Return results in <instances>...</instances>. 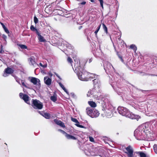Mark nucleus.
I'll return each instance as SVG.
<instances>
[{"instance_id":"nucleus-1","label":"nucleus","mask_w":157,"mask_h":157,"mask_svg":"<svg viewBox=\"0 0 157 157\" xmlns=\"http://www.w3.org/2000/svg\"><path fill=\"white\" fill-rule=\"evenodd\" d=\"M74 68H73L75 72L76 73L79 79L82 81H88L90 78V74H89L84 69V66L81 65L79 61L75 59Z\"/></svg>"},{"instance_id":"nucleus-2","label":"nucleus","mask_w":157,"mask_h":157,"mask_svg":"<svg viewBox=\"0 0 157 157\" xmlns=\"http://www.w3.org/2000/svg\"><path fill=\"white\" fill-rule=\"evenodd\" d=\"M149 125L144 124L140 126L134 131V135L137 140L143 139V136L145 135L147 136H150L151 132Z\"/></svg>"},{"instance_id":"nucleus-3","label":"nucleus","mask_w":157,"mask_h":157,"mask_svg":"<svg viewBox=\"0 0 157 157\" xmlns=\"http://www.w3.org/2000/svg\"><path fill=\"white\" fill-rule=\"evenodd\" d=\"M101 101L102 107L101 115L103 117L106 116L108 118L111 117L112 113L114 111V108L111 104L108 103L107 98H102Z\"/></svg>"},{"instance_id":"nucleus-4","label":"nucleus","mask_w":157,"mask_h":157,"mask_svg":"<svg viewBox=\"0 0 157 157\" xmlns=\"http://www.w3.org/2000/svg\"><path fill=\"white\" fill-rule=\"evenodd\" d=\"M117 110L120 114L132 119H135L138 120L140 118V116L135 115L132 113L130 112L127 108L124 107H119Z\"/></svg>"},{"instance_id":"nucleus-5","label":"nucleus","mask_w":157,"mask_h":157,"mask_svg":"<svg viewBox=\"0 0 157 157\" xmlns=\"http://www.w3.org/2000/svg\"><path fill=\"white\" fill-rule=\"evenodd\" d=\"M31 102L32 106L34 109H41L43 108V103L39 100L33 99Z\"/></svg>"},{"instance_id":"nucleus-6","label":"nucleus","mask_w":157,"mask_h":157,"mask_svg":"<svg viewBox=\"0 0 157 157\" xmlns=\"http://www.w3.org/2000/svg\"><path fill=\"white\" fill-rule=\"evenodd\" d=\"M104 68L107 73H110L113 70L115 71V69L111 64L108 62H105L104 64Z\"/></svg>"},{"instance_id":"nucleus-7","label":"nucleus","mask_w":157,"mask_h":157,"mask_svg":"<svg viewBox=\"0 0 157 157\" xmlns=\"http://www.w3.org/2000/svg\"><path fill=\"white\" fill-rule=\"evenodd\" d=\"M30 81L34 85L36 86V89H39L40 87V80L36 78L32 77L30 80Z\"/></svg>"},{"instance_id":"nucleus-8","label":"nucleus","mask_w":157,"mask_h":157,"mask_svg":"<svg viewBox=\"0 0 157 157\" xmlns=\"http://www.w3.org/2000/svg\"><path fill=\"white\" fill-rule=\"evenodd\" d=\"M111 85L113 89L118 94L119 93H121L123 92L122 90L119 86V83L117 82H113Z\"/></svg>"},{"instance_id":"nucleus-9","label":"nucleus","mask_w":157,"mask_h":157,"mask_svg":"<svg viewBox=\"0 0 157 157\" xmlns=\"http://www.w3.org/2000/svg\"><path fill=\"white\" fill-rule=\"evenodd\" d=\"M90 74V78L95 79L93 80V83L94 85V86H98V85L99 86V84L100 82V81L99 80L98 76L95 75L93 74L89 73Z\"/></svg>"},{"instance_id":"nucleus-10","label":"nucleus","mask_w":157,"mask_h":157,"mask_svg":"<svg viewBox=\"0 0 157 157\" xmlns=\"http://www.w3.org/2000/svg\"><path fill=\"white\" fill-rule=\"evenodd\" d=\"M126 152H124L126 153L128 157H134L133 150L130 146H128L125 148Z\"/></svg>"},{"instance_id":"nucleus-11","label":"nucleus","mask_w":157,"mask_h":157,"mask_svg":"<svg viewBox=\"0 0 157 157\" xmlns=\"http://www.w3.org/2000/svg\"><path fill=\"white\" fill-rule=\"evenodd\" d=\"M87 96L88 97H90L94 98L98 100H99L101 98V97L100 96H98V95H97L96 94H93L91 90H90L88 91L87 94Z\"/></svg>"},{"instance_id":"nucleus-12","label":"nucleus","mask_w":157,"mask_h":157,"mask_svg":"<svg viewBox=\"0 0 157 157\" xmlns=\"http://www.w3.org/2000/svg\"><path fill=\"white\" fill-rule=\"evenodd\" d=\"M19 96L26 103L28 104H30V103L29 102V97L26 94H24L23 93H21L19 94Z\"/></svg>"},{"instance_id":"nucleus-13","label":"nucleus","mask_w":157,"mask_h":157,"mask_svg":"<svg viewBox=\"0 0 157 157\" xmlns=\"http://www.w3.org/2000/svg\"><path fill=\"white\" fill-rule=\"evenodd\" d=\"M44 83L48 86L51 85L52 82V78L46 76L44 77Z\"/></svg>"},{"instance_id":"nucleus-14","label":"nucleus","mask_w":157,"mask_h":157,"mask_svg":"<svg viewBox=\"0 0 157 157\" xmlns=\"http://www.w3.org/2000/svg\"><path fill=\"white\" fill-rule=\"evenodd\" d=\"M13 70L11 68L8 67L5 70L3 76L5 77H6L7 76V74H10L13 73Z\"/></svg>"},{"instance_id":"nucleus-15","label":"nucleus","mask_w":157,"mask_h":157,"mask_svg":"<svg viewBox=\"0 0 157 157\" xmlns=\"http://www.w3.org/2000/svg\"><path fill=\"white\" fill-rule=\"evenodd\" d=\"M99 112L96 109L93 110L92 113L91 114V117L92 118L96 117H98L99 115Z\"/></svg>"},{"instance_id":"nucleus-16","label":"nucleus","mask_w":157,"mask_h":157,"mask_svg":"<svg viewBox=\"0 0 157 157\" xmlns=\"http://www.w3.org/2000/svg\"><path fill=\"white\" fill-rule=\"evenodd\" d=\"M29 63L30 65H33L34 67L36 66L37 64L34 60V58L33 57H31L29 59Z\"/></svg>"},{"instance_id":"nucleus-17","label":"nucleus","mask_w":157,"mask_h":157,"mask_svg":"<svg viewBox=\"0 0 157 157\" xmlns=\"http://www.w3.org/2000/svg\"><path fill=\"white\" fill-rule=\"evenodd\" d=\"M94 86V87L91 90L92 94H96L98 96L99 92V87L98 86Z\"/></svg>"},{"instance_id":"nucleus-18","label":"nucleus","mask_w":157,"mask_h":157,"mask_svg":"<svg viewBox=\"0 0 157 157\" xmlns=\"http://www.w3.org/2000/svg\"><path fill=\"white\" fill-rule=\"evenodd\" d=\"M37 34L38 36V38L40 42H45L46 41V40L44 39V37L40 35L39 32Z\"/></svg>"},{"instance_id":"nucleus-19","label":"nucleus","mask_w":157,"mask_h":157,"mask_svg":"<svg viewBox=\"0 0 157 157\" xmlns=\"http://www.w3.org/2000/svg\"><path fill=\"white\" fill-rule=\"evenodd\" d=\"M93 110L90 107H88L86 108V112L87 114L91 117V114L92 113Z\"/></svg>"},{"instance_id":"nucleus-20","label":"nucleus","mask_w":157,"mask_h":157,"mask_svg":"<svg viewBox=\"0 0 157 157\" xmlns=\"http://www.w3.org/2000/svg\"><path fill=\"white\" fill-rule=\"evenodd\" d=\"M89 105L92 108H95L97 106L96 103L94 101H89L88 102Z\"/></svg>"},{"instance_id":"nucleus-21","label":"nucleus","mask_w":157,"mask_h":157,"mask_svg":"<svg viewBox=\"0 0 157 157\" xmlns=\"http://www.w3.org/2000/svg\"><path fill=\"white\" fill-rule=\"evenodd\" d=\"M59 86L62 88V89L67 94H69V93L68 92L67 90L64 87V86L60 82H58Z\"/></svg>"},{"instance_id":"nucleus-22","label":"nucleus","mask_w":157,"mask_h":157,"mask_svg":"<svg viewBox=\"0 0 157 157\" xmlns=\"http://www.w3.org/2000/svg\"><path fill=\"white\" fill-rule=\"evenodd\" d=\"M66 137L67 138V139H72V140H76V138L71 135H70L69 134H66Z\"/></svg>"},{"instance_id":"nucleus-23","label":"nucleus","mask_w":157,"mask_h":157,"mask_svg":"<svg viewBox=\"0 0 157 157\" xmlns=\"http://www.w3.org/2000/svg\"><path fill=\"white\" fill-rule=\"evenodd\" d=\"M30 28L31 31L33 32H36V34H37L38 33H39L37 29L33 25H31Z\"/></svg>"},{"instance_id":"nucleus-24","label":"nucleus","mask_w":157,"mask_h":157,"mask_svg":"<svg viewBox=\"0 0 157 157\" xmlns=\"http://www.w3.org/2000/svg\"><path fill=\"white\" fill-rule=\"evenodd\" d=\"M101 26V25H100L99 26H98L96 29V30L94 32L95 34V36L96 37L98 38V35L97 33L99 31Z\"/></svg>"},{"instance_id":"nucleus-25","label":"nucleus","mask_w":157,"mask_h":157,"mask_svg":"<svg viewBox=\"0 0 157 157\" xmlns=\"http://www.w3.org/2000/svg\"><path fill=\"white\" fill-rule=\"evenodd\" d=\"M136 153L139 154L140 157H146V155L141 151H138L136 152Z\"/></svg>"},{"instance_id":"nucleus-26","label":"nucleus","mask_w":157,"mask_h":157,"mask_svg":"<svg viewBox=\"0 0 157 157\" xmlns=\"http://www.w3.org/2000/svg\"><path fill=\"white\" fill-rule=\"evenodd\" d=\"M21 83L22 85L23 86L25 87L26 88L31 89V88L30 87H29L26 85V84L25 83V81L24 80H21Z\"/></svg>"},{"instance_id":"nucleus-27","label":"nucleus","mask_w":157,"mask_h":157,"mask_svg":"<svg viewBox=\"0 0 157 157\" xmlns=\"http://www.w3.org/2000/svg\"><path fill=\"white\" fill-rule=\"evenodd\" d=\"M102 25L103 26V29L104 31L106 33H107L108 29L107 27L106 26V25H105L104 23H102Z\"/></svg>"},{"instance_id":"nucleus-28","label":"nucleus","mask_w":157,"mask_h":157,"mask_svg":"<svg viewBox=\"0 0 157 157\" xmlns=\"http://www.w3.org/2000/svg\"><path fill=\"white\" fill-rule=\"evenodd\" d=\"M130 48L132 49L135 52L137 50V48L135 46V45L134 44H132L130 46Z\"/></svg>"},{"instance_id":"nucleus-29","label":"nucleus","mask_w":157,"mask_h":157,"mask_svg":"<svg viewBox=\"0 0 157 157\" xmlns=\"http://www.w3.org/2000/svg\"><path fill=\"white\" fill-rule=\"evenodd\" d=\"M43 116L46 119H49L50 116V114L47 113H44Z\"/></svg>"},{"instance_id":"nucleus-30","label":"nucleus","mask_w":157,"mask_h":157,"mask_svg":"<svg viewBox=\"0 0 157 157\" xmlns=\"http://www.w3.org/2000/svg\"><path fill=\"white\" fill-rule=\"evenodd\" d=\"M87 151L86 150H85V154L86 155H95V154H94L92 152H86Z\"/></svg>"},{"instance_id":"nucleus-31","label":"nucleus","mask_w":157,"mask_h":157,"mask_svg":"<svg viewBox=\"0 0 157 157\" xmlns=\"http://www.w3.org/2000/svg\"><path fill=\"white\" fill-rule=\"evenodd\" d=\"M86 3V2L85 1L82 2H81L79 3L78 4V7L79 8H81L82 7V6H81L82 5H85Z\"/></svg>"},{"instance_id":"nucleus-32","label":"nucleus","mask_w":157,"mask_h":157,"mask_svg":"<svg viewBox=\"0 0 157 157\" xmlns=\"http://www.w3.org/2000/svg\"><path fill=\"white\" fill-rule=\"evenodd\" d=\"M50 99L54 102L56 101L57 100L56 97L55 96H51L50 98Z\"/></svg>"},{"instance_id":"nucleus-33","label":"nucleus","mask_w":157,"mask_h":157,"mask_svg":"<svg viewBox=\"0 0 157 157\" xmlns=\"http://www.w3.org/2000/svg\"><path fill=\"white\" fill-rule=\"evenodd\" d=\"M71 120L72 121H73V122H75V123H76V124H77V123H79V122H78V120H77V119H75V118H72V117H71Z\"/></svg>"},{"instance_id":"nucleus-34","label":"nucleus","mask_w":157,"mask_h":157,"mask_svg":"<svg viewBox=\"0 0 157 157\" xmlns=\"http://www.w3.org/2000/svg\"><path fill=\"white\" fill-rule=\"evenodd\" d=\"M19 46L21 49H27V47L26 45L24 44L20 45Z\"/></svg>"},{"instance_id":"nucleus-35","label":"nucleus","mask_w":157,"mask_h":157,"mask_svg":"<svg viewBox=\"0 0 157 157\" xmlns=\"http://www.w3.org/2000/svg\"><path fill=\"white\" fill-rule=\"evenodd\" d=\"M153 148L155 152L157 154V145L155 144L153 146Z\"/></svg>"},{"instance_id":"nucleus-36","label":"nucleus","mask_w":157,"mask_h":157,"mask_svg":"<svg viewBox=\"0 0 157 157\" xmlns=\"http://www.w3.org/2000/svg\"><path fill=\"white\" fill-rule=\"evenodd\" d=\"M54 122L57 124L59 125L60 122H61V121H59L57 119H55L54 120Z\"/></svg>"},{"instance_id":"nucleus-37","label":"nucleus","mask_w":157,"mask_h":157,"mask_svg":"<svg viewBox=\"0 0 157 157\" xmlns=\"http://www.w3.org/2000/svg\"><path fill=\"white\" fill-rule=\"evenodd\" d=\"M34 21L35 24H37L38 22V20L36 16H35L34 17Z\"/></svg>"},{"instance_id":"nucleus-38","label":"nucleus","mask_w":157,"mask_h":157,"mask_svg":"<svg viewBox=\"0 0 157 157\" xmlns=\"http://www.w3.org/2000/svg\"><path fill=\"white\" fill-rule=\"evenodd\" d=\"M15 79L16 81V82L18 83L19 84L21 85V80L20 79L18 78L17 77H16L15 78Z\"/></svg>"},{"instance_id":"nucleus-39","label":"nucleus","mask_w":157,"mask_h":157,"mask_svg":"<svg viewBox=\"0 0 157 157\" xmlns=\"http://www.w3.org/2000/svg\"><path fill=\"white\" fill-rule=\"evenodd\" d=\"M67 47V48L69 49H73V47L70 44H67L66 45Z\"/></svg>"},{"instance_id":"nucleus-40","label":"nucleus","mask_w":157,"mask_h":157,"mask_svg":"<svg viewBox=\"0 0 157 157\" xmlns=\"http://www.w3.org/2000/svg\"><path fill=\"white\" fill-rule=\"evenodd\" d=\"M100 2V5L102 7V8H103V0H98Z\"/></svg>"},{"instance_id":"nucleus-41","label":"nucleus","mask_w":157,"mask_h":157,"mask_svg":"<svg viewBox=\"0 0 157 157\" xmlns=\"http://www.w3.org/2000/svg\"><path fill=\"white\" fill-rule=\"evenodd\" d=\"M58 130V131L60 132L61 133H62L63 134H64L65 136H66V134H67V133L63 130H62L61 129H59Z\"/></svg>"},{"instance_id":"nucleus-42","label":"nucleus","mask_w":157,"mask_h":157,"mask_svg":"<svg viewBox=\"0 0 157 157\" xmlns=\"http://www.w3.org/2000/svg\"><path fill=\"white\" fill-rule=\"evenodd\" d=\"M116 41H117V43H120L121 41V36H119L116 39Z\"/></svg>"},{"instance_id":"nucleus-43","label":"nucleus","mask_w":157,"mask_h":157,"mask_svg":"<svg viewBox=\"0 0 157 157\" xmlns=\"http://www.w3.org/2000/svg\"><path fill=\"white\" fill-rule=\"evenodd\" d=\"M67 60L68 62L70 63L71 64V63L72 62V59L70 57H68V58H67Z\"/></svg>"},{"instance_id":"nucleus-44","label":"nucleus","mask_w":157,"mask_h":157,"mask_svg":"<svg viewBox=\"0 0 157 157\" xmlns=\"http://www.w3.org/2000/svg\"><path fill=\"white\" fill-rule=\"evenodd\" d=\"M3 29L6 33L7 34H9V31L6 27L4 28Z\"/></svg>"},{"instance_id":"nucleus-45","label":"nucleus","mask_w":157,"mask_h":157,"mask_svg":"<svg viewBox=\"0 0 157 157\" xmlns=\"http://www.w3.org/2000/svg\"><path fill=\"white\" fill-rule=\"evenodd\" d=\"M59 125L63 128H64L65 127L64 123L62 122V121L60 122Z\"/></svg>"},{"instance_id":"nucleus-46","label":"nucleus","mask_w":157,"mask_h":157,"mask_svg":"<svg viewBox=\"0 0 157 157\" xmlns=\"http://www.w3.org/2000/svg\"><path fill=\"white\" fill-rule=\"evenodd\" d=\"M75 125L78 127L81 128H84V127L82 125L79 124V123L76 124Z\"/></svg>"},{"instance_id":"nucleus-47","label":"nucleus","mask_w":157,"mask_h":157,"mask_svg":"<svg viewBox=\"0 0 157 157\" xmlns=\"http://www.w3.org/2000/svg\"><path fill=\"white\" fill-rule=\"evenodd\" d=\"M48 75L49 76H50V78H51L52 77V76L53 74L51 72H49L48 73Z\"/></svg>"},{"instance_id":"nucleus-48","label":"nucleus","mask_w":157,"mask_h":157,"mask_svg":"<svg viewBox=\"0 0 157 157\" xmlns=\"http://www.w3.org/2000/svg\"><path fill=\"white\" fill-rule=\"evenodd\" d=\"M49 10V8L48 7H46L45 8V10L46 13H49V12H48V10Z\"/></svg>"},{"instance_id":"nucleus-49","label":"nucleus","mask_w":157,"mask_h":157,"mask_svg":"<svg viewBox=\"0 0 157 157\" xmlns=\"http://www.w3.org/2000/svg\"><path fill=\"white\" fill-rule=\"evenodd\" d=\"M2 37L3 39L5 40H6L7 38L5 34H2Z\"/></svg>"},{"instance_id":"nucleus-50","label":"nucleus","mask_w":157,"mask_h":157,"mask_svg":"<svg viewBox=\"0 0 157 157\" xmlns=\"http://www.w3.org/2000/svg\"><path fill=\"white\" fill-rule=\"evenodd\" d=\"M90 140L91 142H93L94 141V139L92 137H89Z\"/></svg>"},{"instance_id":"nucleus-51","label":"nucleus","mask_w":157,"mask_h":157,"mask_svg":"<svg viewBox=\"0 0 157 157\" xmlns=\"http://www.w3.org/2000/svg\"><path fill=\"white\" fill-rule=\"evenodd\" d=\"M0 24H1V25H2L3 28V29L4 28H5V27H6L5 25H4V24L2 22H0Z\"/></svg>"},{"instance_id":"nucleus-52","label":"nucleus","mask_w":157,"mask_h":157,"mask_svg":"<svg viewBox=\"0 0 157 157\" xmlns=\"http://www.w3.org/2000/svg\"><path fill=\"white\" fill-rule=\"evenodd\" d=\"M47 64H44V65H43V68H45L47 67Z\"/></svg>"},{"instance_id":"nucleus-53","label":"nucleus","mask_w":157,"mask_h":157,"mask_svg":"<svg viewBox=\"0 0 157 157\" xmlns=\"http://www.w3.org/2000/svg\"><path fill=\"white\" fill-rule=\"evenodd\" d=\"M55 75L59 79H61V78H60V76L58 75V74H57V73H55Z\"/></svg>"},{"instance_id":"nucleus-54","label":"nucleus","mask_w":157,"mask_h":157,"mask_svg":"<svg viewBox=\"0 0 157 157\" xmlns=\"http://www.w3.org/2000/svg\"><path fill=\"white\" fill-rule=\"evenodd\" d=\"M121 59V61H122V62H123L124 61H123V59H122V58L121 57H119Z\"/></svg>"},{"instance_id":"nucleus-55","label":"nucleus","mask_w":157,"mask_h":157,"mask_svg":"<svg viewBox=\"0 0 157 157\" xmlns=\"http://www.w3.org/2000/svg\"><path fill=\"white\" fill-rule=\"evenodd\" d=\"M39 64L41 67H43V64L41 63H40Z\"/></svg>"},{"instance_id":"nucleus-56","label":"nucleus","mask_w":157,"mask_h":157,"mask_svg":"<svg viewBox=\"0 0 157 157\" xmlns=\"http://www.w3.org/2000/svg\"><path fill=\"white\" fill-rule=\"evenodd\" d=\"M90 1L92 2H94V0H90Z\"/></svg>"},{"instance_id":"nucleus-57","label":"nucleus","mask_w":157,"mask_h":157,"mask_svg":"<svg viewBox=\"0 0 157 157\" xmlns=\"http://www.w3.org/2000/svg\"><path fill=\"white\" fill-rule=\"evenodd\" d=\"M92 61V59H90L89 60V63H90Z\"/></svg>"},{"instance_id":"nucleus-58","label":"nucleus","mask_w":157,"mask_h":157,"mask_svg":"<svg viewBox=\"0 0 157 157\" xmlns=\"http://www.w3.org/2000/svg\"><path fill=\"white\" fill-rule=\"evenodd\" d=\"M116 75L117 76V78H119V75L118 74H117L116 73Z\"/></svg>"},{"instance_id":"nucleus-59","label":"nucleus","mask_w":157,"mask_h":157,"mask_svg":"<svg viewBox=\"0 0 157 157\" xmlns=\"http://www.w3.org/2000/svg\"><path fill=\"white\" fill-rule=\"evenodd\" d=\"M82 28V26H81L79 27V29H80Z\"/></svg>"},{"instance_id":"nucleus-60","label":"nucleus","mask_w":157,"mask_h":157,"mask_svg":"<svg viewBox=\"0 0 157 157\" xmlns=\"http://www.w3.org/2000/svg\"><path fill=\"white\" fill-rule=\"evenodd\" d=\"M2 50H1V51H0V52L1 53H2Z\"/></svg>"},{"instance_id":"nucleus-61","label":"nucleus","mask_w":157,"mask_h":157,"mask_svg":"<svg viewBox=\"0 0 157 157\" xmlns=\"http://www.w3.org/2000/svg\"><path fill=\"white\" fill-rule=\"evenodd\" d=\"M71 94H72L73 95H74V94H73V93H71Z\"/></svg>"},{"instance_id":"nucleus-62","label":"nucleus","mask_w":157,"mask_h":157,"mask_svg":"<svg viewBox=\"0 0 157 157\" xmlns=\"http://www.w3.org/2000/svg\"><path fill=\"white\" fill-rule=\"evenodd\" d=\"M41 0H39V2H40V1H41Z\"/></svg>"},{"instance_id":"nucleus-63","label":"nucleus","mask_w":157,"mask_h":157,"mask_svg":"<svg viewBox=\"0 0 157 157\" xmlns=\"http://www.w3.org/2000/svg\"><path fill=\"white\" fill-rule=\"evenodd\" d=\"M59 12H61V11L60 10H59Z\"/></svg>"},{"instance_id":"nucleus-64","label":"nucleus","mask_w":157,"mask_h":157,"mask_svg":"<svg viewBox=\"0 0 157 157\" xmlns=\"http://www.w3.org/2000/svg\"><path fill=\"white\" fill-rule=\"evenodd\" d=\"M50 10H51V11H52V10H51V9H50Z\"/></svg>"}]
</instances>
